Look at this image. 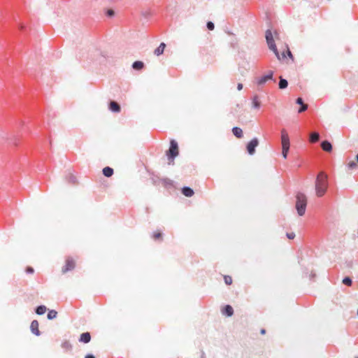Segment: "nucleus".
I'll use <instances>...</instances> for the list:
<instances>
[{
  "label": "nucleus",
  "mask_w": 358,
  "mask_h": 358,
  "mask_svg": "<svg viewBox=\"0 0 358 358\" xmlns=\"http://www.w3.org/2000/svg\"><path fill=\"white\" fill-rule=\"evenodd\" d=\"M328 176L323 172H320L315 180V192L318 197H322L326 193L328 188Z\"/></svg>",
  "instance_id": "f257e3e1"
},
{
  "label": "nucleus",
  "mask_w": 358,
  "mask_h": 358,
  "mask_svg": "<svg viewBox=\"0 0 358 358\" xmlns=\"http://www.w3.org/2000/svg\"><path fill=\"white\" fill-rule=\"evenodd\" d=\"M296 209L299 216H302L306 213L307 206L306 196L301 192H299L296 196Z\"/></svg>",
  "instance_id": "f03ea898"
},
{
  "label": "nucleus",
  "mask_w": 358,
  "mask_h": 358,
  "mask_svg": "<svg viewBox=\"0 0 358 358\" xmlns=\"http://www.w3.org/2000/svg\"><path fill=\"white\" fill-rule=\"evenodd\" d=\"M178 145L175 140H171L170 142V147L166 152V155L169 160V164H173L174 159L178 155Z\"/></svg>",
  "instance_id": "7ed1b4c3"
},
{
  "label": "nucleus",
  "mask_w": 358,
  "mask_h": 358,
  "mask_svg": "<svg viewBox=\"0 0 358 358\" xmlns=\"http://www.w3.org/2000/svg\"><path fill=\"white\" fill-rule=\"evenodd\" d=\"M259 145V140L257 138H253L249 141L246 145V149L250 155H253L255 153L256 148Z\"/></svg>",
  "instance_id": "20e7f679"
},
{
  "label": "nucleus",
  "mask_w": 358,
  "mask_h": 358,
  "mask_svg": "<svg viewBox=\"0 0 358 358\" xmlns=\"http://www.w3.org/2000/svg\"><path fill=\"white\" fill-rule=\"evenodd\" d=\"M268 80H273L275 82V80L273 78V71H270L268 73L257 80V84L259 86L264 85Z\"/></svg>",
  "instance_id": "39448f33"
},
{
  "label": "nucleus",
  "mask_w": 358,
  "mask_h": 358,
  "mask_svg": "<svg viewBox=\"0 0 358 358\" xmlns=\"http://www.w3.org/2000/svg\"><path fill=\"white\" fill-rule=\"evenodd\" d=\"M74 268H75V262H74V261L73 260L72 258L69 257L66 260V264H65V265L62 268V272L63 273H66L68 271H70L73 270Z\"/></svg>",
  "instance_id": "423d86ee"
},
{
  "label": "nucleus",
  "mask_w": 358,
  "mask_h": 358,
  "mask_svg": "<svg viewBox=\"0 0 358 358\" xmlns=\"http://www.w3.org/2000/svg\"><path fill=\"white\" fill-rule=\"evenodd\" d=\"M281 142H282V147H289L290 143H289V138L288 136V134L285 129H282L281 131Z\"/></svg>",
  "instance_id": "0eeeda50"
},
{
  "label": "nucleus",
  "mask_w": 358,
  "mask_h": 358,
  "mask_svg": "<svg viewBox=\"0 0 358 358\" xmlns=\"http://www.w3.org/2000/svg\"><path fill=\"white\" fill-rule=\"evenodd\" d=\"M38 326H39L38 322L36 320H33L31 322L30 330L33 334H34L37 336H39L41 335V331L38 329Z\"/></svg>",
  "instance_id": "6e6552de"
},
{
  "label": "nucleus",
  "mask_w": 358,
  "mask_h": 358,
  "mask_svg": "<svg viewBox=\"0 0 358 358\" xmlns=\"http://www.w3.org/2000/svg\"><path fill=\"white\" fill-rule=\"evenodd\" d=\"M108 108L113 113H119L121 110L120 104L115 101H110Z\"/></svg>",
  "instance_id": "1a4fd4ad"
},
{
  "label": "nucleus",
  "mask_w": 358,
  "mask_h": 358,
  "mask_svg": "<svg viewBox=\"0 0 358 358\" xmlns=\"http://www.w3.org/2000/svg\"><path fill=\"white\" fill-rule=\"evenodd\" d=\"M91 341V335L89 332H85L80 334L79 341L83 343H88Z\"/></svg>",
  "instance_id": "9d476101"
},
{
  "label": "nucleus",
  "mask_w": 358,
  "mask_h": 358,
  "mask_svg": "<svg viewBox=\"0 0 358 358\" xmlns=\"http://www.w3.org/2000/svg\"><path fill=\"white\" fill-rule=\"evenodd\" d=\"M222 313L227 317H231L234 314V309L230 305H226L222 310Z\"/></svg>",
  "instance_id": "9b49d317"
},
{
  "label": "nucleus",
  "mask_w": 358,
  "mask_h": 358,
  "mask_svg": "<svg viewBox=\"0 0 358 358\" xmlns=\"http://www.w3.org/2000/svg\"><path fill=\"white\" fill-rule=\"evenodd\" d=\"M181 192L183 195H185V196H187V197H191L194 194V190L191 187H187V186L183 187L182 188Z\"/></svg>",
  "instance_id": "f8f14e48"
},
{
  "label": "nucleus",
  "mask_w": 358,
  "mask_h": 358,
  "mask_svg": "<svg viewBox=\"0 0 358 358\" xmlns=\"http://www.w3.org/2000/svg\"><path fill=\"white\" fill-rule=\"evenodd\" d=\"M265 37H266L267 45L275 43L272 32L270 29L266 30Z\"/></svg>",
  "instance_id": "ddd939ff"
},
{
  "label": "nucleus",
  "mask_w": 358,
  "mask_h": 358,
  "mask_svg": "<svg viewBox=\"0 0 358 358\" xmlns=\"http://www.w3.org/2000/svg\"><path fill=\"white\" fill-rule=\"evenodd\" d=\"M321 147L324 151L330 152L332 150V145L328 141H323L321 143Z\"/></svg>",
  "instance_id": "4468645a"
},
{
  "label": "nucleus",
  "mask_w": 358,
  "mask_h": 358,
  "mask_svg": "<svg viewBox=\"0 0 358 358\" xmlns=\"http://www.w3.org/2000/svg\"><path fill=\"white\" fill-rule=\"evenodd\" d=\"M268 48L272 50L273 52V53L275 54V55L276 56V57L280 60L281 59V56L278 50V48L276 47V45L275 43H271V44H269L268 45Z\"/></svg>",
  "instance_id": "2eb2a0df"
},
{
  "label": "nucleus",
  "mask_w": 358,
  "mask_h": 358,
  "mask_svg": "<svg viewBox=\"0 0 358 358\" xmlns=\"http://www.w3.org/2000/svg\"><path fill=\"white\" fill-rule=\"evenodd\" d=\"M268 48L272 50L273 52V53L275 54V55L276 56V57L280 60L281 59V56L278 50V48L276 47V45L275 43H271V44H269L268 45Z\"/></svg>",
  "instance_id": "dca6fc26"
},
{
  "label": "nucleus",
  "mask_w": 358,
  "mask_h": 358,
  "mask_svg": "<svg viewBox=\"0 0 358 358\" xmlns=\"http://www.w3.org/2000/svg\"><path fill=\"white\" fill-rule=\"evenodd\" d=\"M165 47L166 44L164 43H161L160 45L155 50V55H156L157 56L162 55L164 51Z\"/></svg>",
  "instance_id": "f3484780"
},
{
  "label": "nucleus",
  "mask_w": 358,
  "mask_h": 358,
  "mask_svg": "<svg viewBox=\"0 0 358 358\" xmlns=\"http://www.w3.org/2000/svg\"><path fill=\"white\" fill-rule=\"evenodd\" d=\"M232 132H233V134L236 137V138H241L243 137V130L240 128V127H234L232 128Z\"/></svg>",
  "instance_id": "a211bd4d"
},
{
  "label": "nucleus",
  "mask_w": 358,
  "mask_h": 358,
  "mask_svg": "<svg viewBox=\"0 0 358 358\" xmlns=\"http://www.w3.org/2000/svg\"><path fill=\"white\" fill-rule=\"evenodd\" d=\"M161 182L165 187H173V181L169 178H164L161 179Z\"/></svg>",
  "instance_id": "6ab92c4d"
},
{
  "label": "nucleus",
  "mask_w": 358,
  "mask_h": 358,
  "mask_svg": "<svg viewBox=\"0 0 358 358\" xmlns=\"http://www.w3.org/2000/svg\"><path fill=\"white\" fill-rule=\"evenodd\" d=\"M99 55H101V52L98 49H94L92 53L87 57V59L94 60L96 59Z\"/></svg>",
  "instance_id": "aec40b11"
},
{
  "label": "nucleus",
  "mask_w": 358,
  "mask_h": 358,
  "mask_svg": "<svg viewBox=\"0 0 358 358\" xmlns=\"http://www.w3.org/2000/svg\"><path fill=\"white\" fill-rule=\"evenodd\" d=\"M320 139V134L318 132L314 131L310 134L309 141L310 143H315Z\"/></svg>",
  "instance_id": "412c9836"
},
{
  "label": "nucleus",
  "mask_w": 358,
  "mask_h": 358,
  "mask_svg": "<svg viewBox=\"0 0 358 358\" xmlns=\"http://www.w3.org/2000/svg\"><path fill=\"white\" fill-rule=\"evenodd\" d=\"M102 172L103 174L108 178L112 176L114 173L113 169L109 166L104 167L102 170Z\"/></svg>",
  "instance_id": "4be33fe9"
},
{
  "label": "nucleus",
  "mask_w": 358,
  "mask_h": 358,
  "mask_svg": "<svg viewBox=\"0 0 358 358\" xmlns=\"http://www.w3.org/2000/svg\"><path fill=\"white\" fill-rule=\"evenodd\" d=\"M288 86V82L286 79L283 78L282 76L280 77V80L278 83V87L280 90L286 89Z\"/></svg>",
  "instance_id": "5701e85b"
},
{
  "label": "nucleus",
  "mask_w": 358,
  "mask_h": 358,
  "mask_svg": "<svg viewBox=\"0 0 358 358\" xmlns=\"http://www.w3.org/2000/svg\"><path fill=\"white\" fill-rule=\"evenodd\" d=\"M252 108L255 109H259L260 108L261 104H260V101L259 100V96L257 95H255L252 97Z\"/></svg>",
  "instance_id": "b1692460"
},
{
  "label": "nucleus",
  "mask_w": 358,
  "mask_h": 358,
  "mask_svg": "<svg viewBox=\"0 0 358 358\" xmlns=\"http://www.w3.org/2000/svg\"><path fill=\"white\" fill-rule=\"evenodd\" d=\"M47 310V308L43 305H40L37 306L35 309V312L37 315H43Z\"/></svg>",
  "instance_id": "393cba45"
},
{
  "label": "nucleus",
  "mask_w": 358,
  "mask_h": 358,
  "mask_svg": "<svg viewBox=\"0 0 358 358\" xmlns=\"http://www.w3.org/2000/svg\"><path fill=\"white\" fill-rule=\"evenodd\" d=\"M144 66V64L141 61H136L132 64V68L135 70H141Z\"/></svg>",
  "instance_id": "a878e982"
},
{
  "label": "nucleus",
  "mask_w": 358,
  "mask_h": 358,
  "mask_svg": "<svg viewBox=\"0 0 358 358\" xmlns=\"http://www.w3.org/2000/svg\"><path fill=\"white\" fill-rule=\"evenodd\" d=\"M57 312L55 310H50L48 313L47 317L48 320H53L57 317Z\"/></svg>",
  "instance_id": "bb28decb"
},
{
  "label": "nucleus",
  "mask_w": 358,
  "mask_h": 358,
  "mask_svg": "<svg viewBox=\"0 0 358 358\" xmlns=\"http://www.w3.org/2000/svg\"><path fill=\"white\" fill-rule=\"evenodd\" d=\"M66 180L71 184H76L77 182L76 177L71 173H69V175L66 176Z\"/></svg>",
  "instance_id": "cd10ccee"
},
{
  "label": "nucleus",
  "mask_w": 358,
  "mask_h": 358,
  "mask_svg": "<svg viewBox=\"0 0 358 358\" xmlns=\"http://www.w3.org/2000/svg\"><path fill=\"white\" fill-rule=\"evenodd\" d=\"M343 283L345 285H347V286H351L352 284V279L350 278V277H345L343 279Z\"/></svg>",
  "instance_id": "c85d7f7f"
},
{
  "label": "nucleus",
  "mask_w": 358,
  "mask_h": 358,
  "mask_svg": "<svg viewBox=\"0 0 358 358\" xmlns=\"http://www.w3.org/2000/svg\"><path fill=\"white\" fill-rule=\"evenodd\" d=\"M289 147H282V155L283 158L286 159L289 152Z\"/></svg>",
  "instance_id": "c756f323"
},
{
  "label": "nucleus",
  "mask_w": 358,
  "mask_h": 358,
  "mask_svg": "<svg viewBox=\"0 0 358 358\" xmlns=\"http://www.w3.org/2000/svg\"><path fill=\"white\" fill-rule=\"evenodd\" d=\"M206 27L208 30H213L214 28H215V25H214V23L211 21H208L206 24Z\"/></svg>",
  "instance_id": "7c9ffc66"
},
{
  "label": "nucleus",
  "mask_w": 358,
  "mask_h": 358,
  "mask_svg": "<svg viewBox=\"0 0 358 358\" xmlns=\"http://www.w3.org/2000/svg\"><path fill=\"white\" fill-rule=\"evenodd\" d=\"M308 109V105L307 104H302L301 105V107L299 108L298 113H301L304 111H306Z\"/></svg>",
  "instance_id": "2f4dec72"
},
{
  "label": "nucleus",
  "mask_w": 358,
  "mask_h": 358,
  "mask_svg": "<svg viewBox=\"0 0 358 358\" xmlns=\"http://www.w3.org/2000/svg\"><path fill=\"white\" fill-rule=\"evenodd\" d=\"M224 282L227 285H229L232 283V279L230 276L225 275L224 276Z\"/></svg>",
  "instance_id": "473e14b6"
},
{
  "label": "nucleus",
  "mask_w": 358,
  "mask_h": 358,
  "mask_svg": "<svg viewBox=\"0 0 358 358\" xmlns=\"http://www.w3.org/2000/svg\"><path fill=\"white\" fill-rule=\"evenodd\" d=\"M114 15H115V12H114V10H112V9H108V10H107V11H106V15H107L108 17H111L114 16Z\"/></svg>",
  "instance_id": "72a5a7b5"
},
{
  "label": "nucleus",
  "mask_w": 358,
  "mask_h": 358,
  "mask_svg": "<svg viewBox=\"0 0 358 358\" xmlns=\"http://www.w3.org/2000/svg\"><path fill=\"white\" fill-rule=\"evenodd\" d=\"M62 348L70 349V348H71V345L69 342L65 341L62 343Z\"/></svg>",
  "instance_id": "f704fd0d"
},
{
  "label": "nucleus",
  "mask_w": 358,
  "mask_h": 358,
  "mask_svg": "<svg viewBox=\"0 0 358 358\" xmlns=\"http://www.w3.org/2000/svg\"><path fill=\"white\" fill-rule=\"evenodd\" d=\"M348 166L349 169H355L357 166V164H356V162L352 161V162L348 163Z\"/></svg>",
  "instance_id": "c9c22d12"
},
{
  "label": "nucleus",
  "mask_w": 358,
  "mask_h": 358,
  "mask_svg": "<svg viewBox=\"0 0 358 358\" xmlns=\"http://www.w3.org/2000/svg\"><path fill=\"white\" fill-rule=\"evenodd\" d=\"M162 237V234L161 233H154L153 235H152V238L156 240L157 238H159Z\"/></svg>",
  "instance_id": "e433bc0d"
},
{
  "label": "nucleus",
  "mask_w": 358,
  "mask_h": 358,
  "mask_svg": "<svg viewBox=\"0 0 358 358\" xmlns=\"http://www.w3.org/2000/svg\"><path fill=\"white\" fill-rule=\"evenodd\" d=\"M26 272L28 274H31L34 272V270L32 267L31 266H28L27 268H26Z\"/></svg>",
  "instance_id": "4c0bfd02"
},
{
  "label": "nucleus",
  "mask_w": 358,
  "mask_h": 358,
  "mask_svg": "<svg viewBox=\"0 0 358 358\" xmlns=\"http://www.w3.org/2000/svg\"><path fill=\"white\" fill-rule=\"evenodd\" d=\"M296 103L300 106L304 103L301 97H298L296 100Z\"/></svg>",
  "instance_id": "58836bf2"
},
{
  "label": "nucleus",
  "mask_w": 358,
  "mask_h": 358,
  "mask_svg": "<svg viewBox=\"0 0 358 358\" xmlns=\"http://www.w3.org/2000/svg\"><path fill=\"white\" fill-rule=\"evenodd\" d=\"M286 236L289 239H293L295 237V234L293 232L287 233Z\"/></svg>",
  "instance_id": "ea45409f"
},
{
  "label": "nucleus",
  "mask_w": 358,
  "mask_h": 358,
  "mask_svg": "<svg viewBox=\"0 0 358 358\" xmlns=\"http://www.w3.org/2000/svg\"><path fill=\"white\" fill-rule=\"evenodd\" d=\"M142 15L144 16L145 17H148V16H150V13L149 11L146 10V11H143L141 13Z\"/></svg>",
  "instance_id": "a19ab883"
},
{
  "label": "nucleus",
  "mask_w": 358,
  "mask_h": 358,
  "mask_svg": "<svg viewBox=\"0 0 358 358\" xmlns=\"http://www.w3.org/2000/svg\"><path fill=\"white\" fill-rule=\"evenodd\" d=\"M287 54L289 58H291L292 60L294 59V57L289 48L287 50Z\"/></svg>",
  "instance_id": "79ce46f5"
},
{
  "label": "nucleus",
  "mask_w": 358,
  "mask_h": 358,
  "mask_svg": "<svg viewBox=\"0 0 358 358\" xmlns=\"http://www.w3.org/2000/svg\"><path fill=\"white\" fill-rule=\"evenodd\" d=\"M243 85L242 83H238V85H237L238 90H239V91L243 89Z\"/></svg>",
  "instance_id": "37998d69"
},
{
  "label": "nucleus",
  "mask_w": 358,
  "mask_h": 358,
  "mask_svg": "<svg viewBox=\"0 0 358 358\" xmlns=\"http://www.w3.org/2000/svg\"><path fill=\"white\" fill-rule=\"evenodd\" d=\"M85 358H95L94 355L92 354H87Z\"/></svg>",
  "instance_id": "c03bdc74"
},
{
  "label": "nucleus",
  "mask_w": 358,
  "mask_h": 358,
  "mask_svg": "<svg viewBox=\"0 0 358 358\" xmlns=\"http://www.w3.org/2000/svg\"><path fill=\"white\" fill-rule=\"evenodd\" d=\"M201 358H206L205 357V353L203 351L201 352Z\"/></svg>",
  "instance_id": "a18cd8bd"
},
{
  "label": "nucleus",
  "mask_w": 358,
  "mask_h": 358,
  "mask_svg": "<svg viewBox=\"0 0 358 358\" xmlns=\"http://www.w3.org/2000/svg\"><path fill=\"white\" fill-rule=\"evenodd\" d=\"M260 332L262 334H264L266 333V330L264 329H262Z\"/></svg>",
  "instance_id": "49530a36"
},
{
  "label": "nucleus",
  "mask_w": 358,
  "mask_h": 358,
  "mask_svg": "<svg viewBox=\"0 0 358 358\" xmlns=\"http://www.w3.org/2000/svg\"><path fill=\"white\" fill-rule=\"evenodd\" d=\"M281 56H282V58H285L286 57L285 53L282 52Z\"/></svg>",
  "instance_id": "de8ad7c7"
},
{
  "label": "nucleus",
  "mask_w": 358,
  "mask_h": 358,
  "mask_svg": "<svg viewBox=\"0 0 358 358\" xmlns=\"http://www.w3.org/2000/svg\"><path fill=\"white\" fill-rule=\"evenodd\" d=\"M20 29H23V26H22V25H21V26H20Z\"/></svg>",
  "instance_id": "09e8293b"
},
{
  "label": "nucleus",
  "mask_w": 358,
  "mask_h": 358,
  "mask_svg": "<svg viewBox=\"0 0 358 358\" xmlns=\"http://www.w3.org/2000/svg\"><path fill=\"white\" fill-rule=\"evenodd\" d=\"M357 358H358V357H357Z\"/></svg>",
  "instance_id": "8fccbe9b"
}]
</instances>
